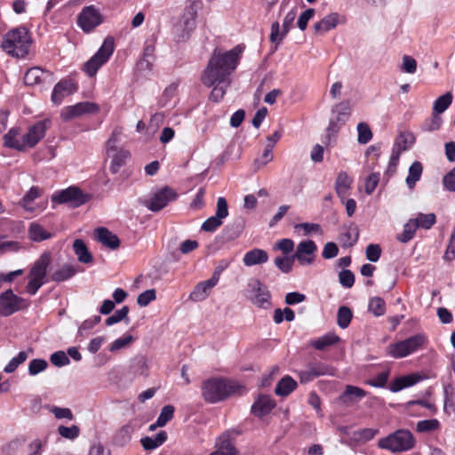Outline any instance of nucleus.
I'll return each mask as SVG.
<instances>
[{"instance_id": "nucleus-49", "label": "nucleus", "mask_w": 455, "mask_h": 455, "mask_svg": "<svg viewBox=\"0 0 455 455\" xmlns=\"http://www.w3.org/2000/svg\"><path fill=\"white\" fill-rule=\"evenodd\" d=\"M358 138L357 140L360 144L368 143L372 138V132L366 123H359L357 124Z\"/></svg>"}, {"instance_id": "nucleus-43", "label": "nucleus", "mask_w": 455, "mask_h": 455, "mask_svg": "<svg viewBox=\"0 0 455 455\" xmlns=\"http://www.w3.org/2000/svg\"><path fill=\"white\" fill-rule=\"evenodd\" d=\"M352 317V310L348 307L341 306L338 309L337 323L341 329H346L349 325Z\"/></svg>"}, {"instance_id": "nucleus-3", "label": "nucleus", "mask_w": 455, "mask_h": 455, "mask_svg": "<svg viewBox=\"0 0 455 455\" xmlns=\"http://www.w3.org/2000/svg\"><path fill=\"white\" fill-rule=\"evenodd\" d=\"M31 42L29 31L25 27H19L4 36L1 46L8 54L24 58L28 54Z\"/></svg>"}, {"instance_id": "nucleus-63", "label": "nucleus", "mask_w": 455, "mask_h": 455, "mask_svg": "<svg viewBox=\"0 0 455 455\" xmlns=\"http://www.w3.org/2000/svg\"><path fill=\"white\" fill-rule=\"evenodd\" d=\"M442 183L446 190L455 192V166L443 177Z\"/></svg>"}, {"instance_id": "nucleus-22", "label": "nucleus", "mask_w": 455, "mask_h": 455, "mask_svg": "<svg viewBox=\"0 0 455 455\" xmlns=\"http://www.w3.org/2000/svg\"><path fill=\"white\" fill-rule=\"evenodd\" d=\"M333 114L336 115L335 118L331 119L328 132H338L340 124H345L346 119L350 115V106L347 101H342L337 104L332 109Z\"/></svg>"}, {"instance_id": "nucleus-10", "label": "nucleus", "mask_w": 455, "mask_h": 455, "mask_svg": "<svg viewBox=\"0 0 455 455\" xmlns=\"http://www.w3.org/2000/svg\"><path fill=\"white\" fill-rule=\"evenodd\" d=\"M334 376L335 369L320 361L311 362L306 365V369L299 372L301 384L308 383L321 376Z\"/></svg>"}, {"instance_id": "nucleus-27", "label": "nucleus", "mask_w": 455, "mask_h": 455, "mask_svg": "<svg viewBox=\"0 0 455 455\" xmlns=\"http://www.w3.org/2000/svg\"><path fill=\"white\" fill-rule=\"evenodd\" d=\"M344 232L339 235V241L344 248H350L354 246L359 237L358 227L351 222L348 226L343 227Z\"/></svg>"}, {"instance_id": "nucleus-19", "label": "nucleus", "mask_w": 455, "mask_h": 455, "mask_svg": "<svg viewBox=\"0 0 455 455\" xmlns=\"http://www.w3.org/2000/svg\"><path fill=\"white\" fill-rule=\"evenodd\" d=\"M219 274L215 271L212 276L204 282L197 283L189 295V299L193 301H203L210 294V291L218 283Z\"/></svg>"}, {"instance_id": "nucleus-11", "label": "nucleus", "mask_w": 455, "mask_h": 455, "mask_svg": "<svg viewBox=\"0 0 455 455\" xmlns=\"http://www.w3.org/2000/svg\"><path fill=\"white\" fill-rule=\"evenodd\" d=\"M178 194L169 187H164L156 192L150 199L143 200L142 204L151 212H156L164 208L170 202L177 199Z\"/></svg>"}, {"instance_id": "nucleus-34", "label": "nucleus", "mask_w": 455, "mask_h": 455, "mask_svg": "<svg viewBox=\"0 0 455 455\" xmlns=\"http://www.w3.org/2000/svg\"><path fill=\"white\" fill-rule=\"evenodd\" d=\"M339 22V15L337 12H332L324 18H323L319 22L314 25V29L316 33H325L332 28H334Z\"/></svg>"}, {"instance_id": "nucleus-26", "label": "nucleus", "mask_w": 455, "mask_h": 455, "mask_svg": "<svg viewBox=\"0 0 455 455\" xmlns=\"http://www.w3.org/2000/svg\"><path fill=\"white\" fill-rule=\"evenodd\" d=\"M20 129L19 127H12L9 132L4 135V146L8 148H12L18 151L25 150V144L23 136L20 139Z\"/></svg>"}, {"instance_id": "nucleus-57", "label": "nucleus", "mask_w": 455, "mask_h": 455, "mask_svg": "<svg viewBox=\"0 0 455 455\" xmlns=\"http://www.w3.org/2000/svg\"><path fill=\"white\" fill-rule=\"evenodd\" d=\"M51 363L57 366L62 367L68 365L70 363L68 356L63 351H57L51 355Z\"/></svg>"}, {"instance_id": "nucleus-41", "label": "nucleus", "mask_w": 455, "mask_h": 455, "mask_svg": "<svg viewBox=\"0 0 455 455\" xmlns=\"http://www.w3.org/2000/svg\"><path fill=\"white\" fill-rule=\"evenodd\" d=\"M29 238L34 242H42L52 237V234L46 231L38 223L33 222L28 228Z\"/></svg>"}, {"instance_id": "nucleus-45", "label": "nucleus", "mask_w": 455, "mask_h": 455, "mask_svg": "<svg viewBox=\"0 0 455 455\" xmlns=\"http://www.w3.org/2000/svg\"><path fill=\"white\" fill-rule=\"evenodd\" d=\"M237 451L231 442L219 438L217 450L210 455H236Z\"/></svg>"}, {"instance_id": "nucleus-20", "label": "nucleus", "mask_w": 455, "mask_h": 455, "mask_svg": "<svg viewBox=\"0 0 455 455\" xmlns=\"http://www.w3.org/2000/svg\"><path fill=\"white\" fill-rule=\"evenodd\" d=\"M276 406L275 401L267 395H259L251 408V412L258 418L269 414Z\"/></svg>"}, {"instance_id": "nucleus-18", "label": "nucleus", "mask_w": 455, "mask_h": 455, "mask_svg": "<svg viewBox=\"0 0 455 455\" xmlns=\"http://www.w3.org/2000/svg\"><path fill=\"white\" fill-rule=\"evenodd\" d=\"M296 15H297L296 8H293L285 15V17L283 19V22L282 33H280V26L277 21L274 22L271 25V33H270L269 38L272 43H275L276 41L280 42L283 40V38L287 35V33L292 28Z\"/></svg>"}, {"instance_id": "nucleus-58", "label": "nucleus", "mask_w": 455, "mask_h": 455, "mask_svg": "<svg viewBox=\"0 0 455 455\" xmlns=\"http://www.w3.org/2000/svg\"><path fill=\"white\" fill-rule=\"evenodd\" d=\"M366 259L371 262H377L381 255L379 244L371 243L365 250Z\"/></svg>"}, {"instance_id": "nucleus-44", "label": "nucleus", "mask_w": 455, "mask_h": 455, "mask_svg": "<svg viewBox=\"0 0 455 455\" xmlns=\"http://www.w3.org/2000/svg\"><path fill=\"white\" fill-rule=\"evenodd\" d=\"M368 309L375 316H381L386 312V303L380 297H373L370 299Z\"/></svg>"}, {"instance_id": "nucleus-12", "label": "nucleus", "mask_w": 455, "mask_h": 455, "mask_svg": "<svg viewBox=\"0 0 455 455\" xmlns=\"http://www.w3.org/2000/svg\"><path fill=\"white\" fill-rule=\"evenodd\" d=\"M27 307L26 301L8 289L0 294V315L9 316Z\"/></svg>"}, {"instance_id": "nucleus-64", "label": "nucleus", "mask_w": 455, "mask_h": 455, "mask_svg": "<svg viewBox=\"0 0 455 455\" xmlns=\"http://www.w3.org/2000/svg\"><path fill=\"white\" fill-rule=\"evenodd\" d=\"M339 254V247L333 242H328L324 244L322 257L325 259L335 258Z\"/></svg>"}, {"instance_id": "nucleus-37", "label": "nucleus", "mask_w": 455, "mask_h": 455, "mask_svg": "<svg viewBox=\"0 0 455 455\" xmlns=\"http://www.w3.org/2000/svg\"><path fill=\"white\" fill-rule=\"evenodd\" d=\"M419 228V223L416 220L410 219L404 225L403 232L396 235V239L402 243H407L415 235L417 229Z\"/></svg>"}, {"instance_id": "nucleus-46", "label": "nucleus", "mask_w": 455, "mask_h": 455, "mask_svg": "<svg viewBox=\"0 0 455 455\" xmlns=\"http://www.w3.org/2000/svg\"><path fill=\"white\" fill-rule=\"evenodd\" d=\"M294 256H283V257H276L275 259V265L276 267L283 273L288 274L292 270L293 263H294Z\"/></svg>"}, {"instance_id": "nucleus-42", "label": "nucleus", "mask_w": 455, "mask_h": 455, "mask_svg": "<svg viewBox=\"0 0 455 455\" xmlns=\"http://www.w3.org/2000/svg\"><path fill=\"white\" fill-rule=\"evenodd\" d=\"M339 337L335 334H326L311 341V346L316 350H324L327 347L336 344Z\"/></svg>"}, {"instance_id": "nucleus-32", "label": "nucleus", "mask_w": 455, "mask_h": 455, "mask_svg": "<svg viewBox=\"0 0 455 455\" xmlns=\"http://www.w3.org/2000/svg\"><path fill=\"white\" fill-rule=\"evenodd\" d=\"M415 141V138L412 133L401 132L395 140L392 152L397 153L401 156L403 151L408 150Z\"/></svg>"}, {"instance_id": "nucleus-55", "label": "nucleus", "mask_w": 455, "mask_h": 455, "mask_svg": "<svg viewBox=\"0 0 455 455\" xmlns=\"http://www.w3.org/2000/svg\"><path fill=\"white\" fill-rule=\"evenodd\" d=\"M156 298V291L155 289H149L141 292L137 298V303L140 307H147L151 301Z\"/></svg>"}, {"instance_id": "nucleus-8", "label": "nucleus", "mask_w": 455, "mask_h": 455, "mask_svg": "<svg viewBox=\"0 0 455 455\" xmlns=\"http://www.w3.org/2000/svg\"><path fill=\"white\" fill-rule=\"evenodd\" d=\"M92 198V196L84 193L77 187H69L66 189L56 192L52 196V201L56 204H66L72 208H77Z\"/></svg>"}, {"instance_id": "nucleus-31", "label": "nucleus", "mask_w": 455, "mask_h": 455, "mask_svg": "<svg viewBox=\"0 0 455 455\" xmlns=\"http://www.w3.org/2000/svg\"><path fill=\"white\" fill-rule=\"evenodd\" d=\"M421 377L418 374H409L395 379L389 385V389L393 393L401 391L405 387H409L419 382Z\"/></svg>"}, {"instance_id": "nucleus-56", "label": "nucleus", "mask_w": 455, "mask_h": 455, "mask_svg": "<svg viewBox=\"0 0 455 455\" xmlns=\"http://www.w3.org/2000/svg\"><path fill=\"white\" fill-rule=\"evenodd\" d=\"M339 282L345 288H351L355 283V275L349 269H343L339 274Z\"/></svg>"}, {"instance_id": "nucleus-60", "label": "nucleus", "mask_w": 455, "mask_h": 455, "mask_svg": "<svg viewBox=\"0 0 455 455\" xmlns=\"http://www.w3.org/2000/svg\"><path fill=\"white\" fill-rule=\"evenodd\" d=\"M379 182V172H373L370 174L366 180L364 184V190L367 195L372 194V192L375 190L376 187L378 186Z\"/></svg>"}, {"instance_id": "nucleus-51", "label": "nucleus", "mask_w": 455, "mask_h": 455, "mask_svg": "<svg viewBox=\"0 0 455 455\" xmlns=\"http://www.w3.org/2000/svg\"><path fill=\"white\" fill-rule=\"evenodd\" d=\"M48 367V363L44 359L36 358L29 362L28 363V373L32 376H35L42 371H44Z\"/></svg>"}, {"instance_id": "nucleus-17", "label": "nucleus", "mask_w": 455, "mask_h": 455, "mask_svg": "<svg viewBox=\"0 0 455 455\" xmlns=\"http://www.w3.org/2000/svg\"><path fill=\"white\" fill-rule=\"evenodd\" d=\"M98 110L99 108L94 103L88 101L79 102L76 105L64 108L61 112V118L64 121H68L84 114L94 113Z\"/></svg>"}, {"instance_id": "nucleus-16", "label": "nucleus", "mask_w": 455, "mask_h": 455, "mask_svg": "<svg viewBox=\"0 0 455 455\" xmlns=\"http://www.w3.org/2000/svg\"><path fill=\"white\" fill-rule=\"evenodd\" d=\"M50 125L48 119L39 121L28 129V132L23 135L25 148L35 147L45 135V132Z\"/></svg>"}, {"instance_id": "nucleus-14", "label": "nucleus", "mask_w": 455, "mask_h": 455, "mask_svg": "<svg viewBox=\"0 0 455 455\" xmlns=\"http://www.w3.org/2000/svg\"><path fill=\"white\" fill-rule=\"evenodd\" d=\"M316 250L317 246L313 240L301 241L297 245L293 256L301 266L310 265L315 260V252Z\"/></svg>"}, {"instance_id": "nucleus-48", "label": "nucleus", "mask_w": 455, "mask_h": 455, "mask_svg": "<svg viewBox=\"0 0 455 455\" xmlns=\"http://www.w3.org/2000/svg\"><path fill=\"white\" fill-rule=\"evenodd\" d=\"M128 313H129V307L128 306H124L122 308L116 310L114 315L108 316L107 319H106V324L108 326H110V325H113L115 323H117L123 320H126L127 322L129 321L127 315H128Z\"/></svg>"}, {"instance_id": "nucleus-35", "label": "nucleus", "mask_w": 455, "mask_h": 455, "mask_svg": "<svg viewBox=\"0 0 455 455\" xmlns=\"http://www.w3.org/2000/svg\"><path fill=\"white\" fill-rule=\"evenodd\" d=\"M135 431V427L132 422L123 426L115 435L114 442L118 446L126 445L131 440Z\"/></svg>"}, {"instance_id": "nucleus-4", "label": "nucleus", "mask_w": 455, "mask_h": 455, "mask_svg": "<svg viewBox=\"0 0 455 455\" xmlns=\"http://www.w3.org/2000/svg\"><path fill=\"white\" fill-rule=\"evenodd\" d=\"M415 445L413 435L407 429H398L379 440L378 446L392 452L411 450Z\"/></svg>"}, {"instance_id": "nucleus-21", "label": "nucleus", "mask_w": 455, "mask_h": 455, "mask_svg": "<svg viewBox=\"0 0 455 455\" xmlns=\"http://www.w3.org/2000/svg\"><path fill=\"white\" fill-rule=\"evenodd\" d=\"M366 395L367 392L364 389L356 386L347 385L344 391L338 397V401L345 406H352Z\"/></svg>"}, {"instance_id": "nucleus-23", "label": "nucleus", "mask_w": 455, "mask_h": 455, "mask_svg": "<svg viewBox=\"0 0 455 455\" xmlns=\"http://www.w3.org/2000/svg\"><path fill=\"white\" fill-rule=\"evenodd\" d=\"M76 90V84L71 80H60L53 88L52 101L56 105H60L65 97L72 94Z\"/></svg>"}, {"instance_id": "nucleus-53", "label": "nucleus", "mask_w": 455, "mask_h": 455, "mask_svg": "<svg viewBox=\"0 0 455 455\" xmlns=\"http://www.w3.org/2000/svg\"><path fill=\"white\" fill-rule=\"evenodd\" d=\"M440 423L437 419H424L420 420L417 423V431L423 433V432H429L435 430L439 427Z\"/></svg>"}, {"instance_id": "nucleus-13", "label": "nucleus", "mask_w": 455, "mask_h": 455, "mask_svg": "<svg viewBox=\"0 0 455 455\" xmlns=\"http://www.w3.org/2000/svg\"><path fill=\"white\" fill-rule=\"evenodd\" d=\"M198 3L194 1L185 9L177 30L182 29L181 34L178 35V41H185L189 37L190 33L196 28V20L197 16Z\"/></svg>"}, {"instance_id": "nucleus-50", "label": "nucleus", "mask_w": 455, "mask_h": 455, "mask_svg": "<svg viewBox=\"0 0 455 455\" xmlns=\"http://www.w3.org/2000/svg\"><path fill=\"white\" fill-rule=\"evenodd\" d=\"M28 358V354L25 351H20L15 357L11 359V361L4 367V371L6 373H12L16 371L18 366L23 363Z\"/></svg>"}, {"instance_id": "nucleus-47", "label": "nucleus", "mask_w": 455, "mask_h": 455, "mask_svg": "<svg viewBox=\"0 0 455 455\" xmlns=\"http://www.w3.org/2000/svg\"><path fill=\"white\" fill-rule=\"evenodd\" d=\"M174 406L173 405H164L160 411V414L156 419V425L158 427H164L170 420L172 419L174 416Z\"/></svg>"}, {"instance_id": "nucleus-40", "label": "nucleus", "mask_w": 455, "mask_h": 455, "mask_svg": "<svg viewBox=\"0 0 455 455\" xmlns=\"http://www.w3.org/2000/svg\"><path fill=\"white\" fill-rule=\"evenodd\" d=\"M453 95L451 92L439 96L433 104V113L436 115L443 114L451 104Z\"/></svg>"}, {"instance_id": "nucleus-33", "label": "nucleus", "mask_w": 455, "mask_h": 455, "mask_svg": "<svg viewBox=\"0 0 455 455\" xmlns=\"http://www.w3.org/2000/svg\"><path fill=\"white\" fill-rule=\"evenodd\" d=\"M298 387L297 382L289 375L282 378L275 386V393L279 396H288Z\"/></svg>"}, {"instance_id": "nucleus-54", "label": "nucleus", "mask_w": 455, "mask_h": 455, "mask_svg": "<svg viewBox=\"0 0 455 455\" xmlns=\"http://www.w3.org/2000/svg\"><path fill=\"white\" fill-rule=\"evenodd\" d=\"M58 433L64 438L67 439H75L80 434V428L73 425L71 427L60 426L58 427Z\"/></svg>"}, {"instance_id": "nucleus-7", "label": "nucleus", "mask_w": 455, "mask_h": 455, "mask_svg": "<svg viewBox=\"0 0 455 455\" xmlns=\"http://www.w3.org/2000/svg\"><path fill=\"white\" fill-rule=\"evenodd\" d=\"M247 286L248 298L254 306L263 309H268L272 307L271 293L268 288L259 279H250Z\"/></svg>"}, {"instance_id": "nucleus-39", "label": "nucleus", "mask_w": 455, "mask_h": 455, "mask_svg": "<svg viewBox=\"0 0 455 455\" xmlns=\"http://www.w3.org/2000/svg\"><path fill=\"white\" fill-rule=\"evenodd\" d=\"M77 270L74 265L71 264H64L61 267L55 270L52 275L51 279L53 282L60 283L64 282L76 274Z\"/></svg>"}, {"instance_id": "nucleus-6", "label": "nucleus", "mask_w": 455, "mask_h": 455, "mask_svg": "<svg viewBox=\"0 0 455 455\" xmlns=\"http://www.w3.org/2000/svg\"><path fill=\"white\" fill-rule=\"evenodd\" d=\"M119 134L120 132L115 130L106 143L107 155L111 158L109 169L113 174L117 173L120 168L125 164L126 159L130 157L129 151L117 147Z\"/></svg>"}, {"instance_id": "nucleus-36", "label": "nucleus", "mask_w": 455, "mask_h": 455, "mask_svg": "<svg viewBox=\"0 0 455 455\" xmlns=\"http://www.w3.org/2000/svg\"><path fill=\"white\" fill-rule=\"evenodd\" d=\"M73 250L79 262L89 264L93 261V257L83 240L76 239L73 243Z\"/></svg>"}, {"instance_id": "nucleus-2", "label": "nucleus", "mask_w": 455, "mask_h": 455, "mask_svg": "<svg viewBox=\"0 0 455 455\" xmlns=\"http://www.w3.org/2000/svg\"><path fill=\"white\" fill-rule=\"evenodd\" d=\"M239 386L224 378H211L202 384V396L209 403H216L228 399L236 392Z\"/></svg>"}, {"instance_id": "nucleus-30", "label": "nucleus", "mask_w": 455, "mask_h": 455, "mask_svg": "<svg viewBox=\"0 0 455 455\" xmlns=\"http://www.w3.org/2000/svg\"><path fill=\"white\" fill-rule=\"evenodd\" d=\"M353 183L352 178H350L347 172H340L335 181V191L341 202L345 200V196L351 188Z\"/></svg>"}, {"instance_id": "nucleus-29", "label": "nucleus", "mask_w": 455, "mask_h": 455, "mask_svg": "<svg viewBox=\"0 0 455 455\" xmlns=\"http://www.w3.org/2000/svg\"><path fill=\"white\" fill-rule=\"evenodd\" d=\"M51 262V256L49 253H43L40 258L34 263L28 276L44 279L46 276L47 267Z\"/></svg>"}, {"instance_id": "nucleus-62", "label": "nucleus", "mask_w": 455, "mask_h": 455, "mask_svg": "<svg viewBox=\"0 0 455 455\" xmlns=\"http://www.w3.org/2000/svg\"><path fill=\"white\" fill-rule=\"evenodd\" d=\"M388 376V371H382L379 373L375 378L368 379L366 384L374 387H384L387 382Z\"/></svg>"}, {"instance_id": "nucleus-1", "label": "nucleus", "mask_w": 455, "mask_h": 455, "mask_svg": "<svg viewBox=\"0 0 455 455\" xmlns=\"http://www.w3.org/2000/svg\"><path fill=\"white\" fill-rule=\"evenodd\" d=\"M240 50L237 47L220 52L214 51L202 76V83L207 87H213L210 100L220 101L231 84V73L235 69Z\"/></svg>"}, {"instance_id": "nucleus-61", "label": "nucleus", "mask_w": 455, "mask_h": 455, "mask_svg": "<svg viewBox=\"0 0 455 455\" xmlns=\"http://www.w3.org/2000/svg\"><path fill=\"white\" fill-rule=\"evenodd\" d=\"M400 156H401L397 153H391L388 164L385 172V176H387V179L391 178L396 172Z\"/></svg>"}, {"instance_id": "nucleus-28", "label": "nucleus", "mask_w": 455, "mask_h": 455, "mask_svg": "<svg viewBox=\"0 0 455 455\" xmlns=\"http://www.w3.org/2000/svg\"><path fill=\"white\" fill-rule=\"evenodd\" d=\"M267 260V252L265 250L259 248H254L247 251L243 258V263L246 267H252L255 265L264 264Z\"/></svg>"}, {"instance_id": "nucleus-59", "label": "nucleus", "mask_w": 455, "mask_h": 455, "mask_svg": "<svg viewBox=\"0 0 455 455\" xmlns=\"http://www.w3.org/2000/svg\"><path fill=\"white\" fill-rule=\"evenodd\" d=\"M221 225H222V220L220 218H218L216 215H214V216L208 218L202 224L201 228H202V230H204L205 232H213Z\"/></svg>"}, {"instance_id": "nucleus-25", "label": "nucleus", "mask_w": 455, "mask_h": 455, "mask_svg": "<svg viewBox=\"0 0 455 455\" xmlns=\"http://www.w3.org/2000/svg\"><path fill=\"white\" fill-rule=\"evenodd\" d=\"M95 236L98 242L111 250H116L120 246V240L118 236L109 231L107 228L101 227L96 228Z\"/></svg>"}, {"instance_id": "nucleus-24", "label": "nucleus", "mask_w": 455, "mask_h": 455, "mask_svg": "<svg viewBox=\"0 0 455 455\" xmlns=\"http://www.w3.org/2000/svg\"><path fill=\"white\" fill-rule=\"evenodd\" d=\"M52 80V74L39 67L30 68L24 76V84L28 86L51 82Z\"/></svg>"}, {"instance_id": "nucleus-52", "label": "nucleus", "mask_w": 455, "mask_h": 455, "mask_svg": "<svg viewBox=\"0 0 455 455\" xmlns=\"http://www.w3.org/2000/svg\"><path fill=\"white\" fill-rule=\"evenodd\" d=\"M414 220H416L418 223H419V228L425 229L431 228L436 222V217L435 213H419L418 217L415 218Z\"/></svg>"}, {"instance_id": "nucleus-38", "label": "nucleus", "mask_w": 455, "mask_h": 455, "mask_svg": "<svg viewBox=\"0 0 455 455\" xmlns=\"http://www.w3.org/2000/svg\"><path fill=\"white\" fill-rule=\"evenodd\" d=\"M423 172V165L419 161H414L409 167V174L405 183L410 189H413L416 183L420 180Z\"/></svg>"}, {"instance_id": "nucleus-5", "label": "nucleus", "mask_w": 455, "mask_h": 455, "mask_svg": "<svg viewBox=\"0 0 455 455\" xmlns=\"http://www.w3.org/2000/svg\"><path fill=\"white\" fill-rule=\"evenodd\" d=\"M114 52V41L108 37L104 40L103 44L98 52L84 65V71L90 76H94L99 68L105 64Z\"/></svg>"}, {"instance_id": "nucleus-15", "label": "nucleus", "mask_w": 455, "mask_h": 455, "mask_svg": "<svg viewBox=\"0 0 455 455\" xmlns=\"http://www.w3.org/2000/svg\"><path fill=\"white\" fill-rule=\"evenodd\" d=\"M99 12L93 6H87L78 15L77 23L84 32H90L101 23Z\"/></svg>"}, {"instance_id": "nucleus-9", "label": "nucleus", "mask_w": 455, "mask_h": 455, "mask_svg": "<svg viewBox=\"0 0 455 455\" xmlns=\"http://www.w3.org/2000/svg\"><path fill=\"white\" fill-rule=\"evenodd\" d=\"M425 340L426 339L423 335L416 334L404 340L390 344L388 351L393 357L403 358L422 347Z\"/></svg>"}]
</instances>
